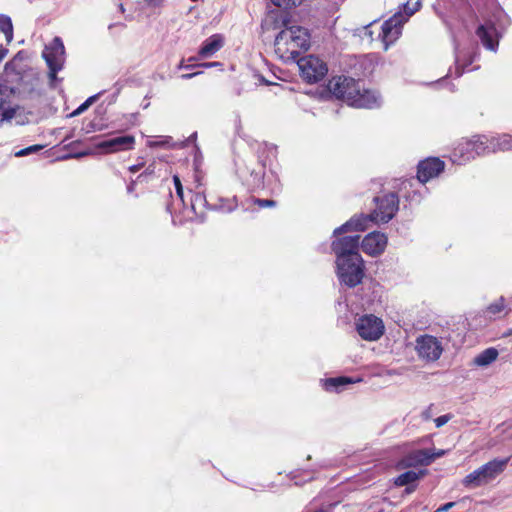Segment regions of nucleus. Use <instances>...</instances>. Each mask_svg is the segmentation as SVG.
I'll return each mask as SVG.
<instances>
[{
    "mask_svg": "<svg viewBox=\"0 0 512 512\" xmlns=\"http://www.w3.org/2000/svg\"><path fill=\"white\" fill-rule=\"evenodd\" d=\"M310 47V33L299 25L284 24V28L276 35L274 52L283 61L295 60Z\"/></svg>",
    "mask_w": 512,
    "mask_h": 512,
    "instance_id": "1",
    "label": "nucleus"
},
{
    "mask_svg": "<svg viewBox=\"0 0 512 512\" xmlns=\"http://www.w3.org/2000/svg\"><path fill=\"white\" fill-rule=\"evenodd\" d=\"M329 88L332 93L356 108H375L381 103L377 92L361 89L360 84L352 78L337 77L330 81Z\"/></svg>",
    "mask_w": 512,
    "mask_h": 512,
    "instance_id": "2",
    "label": "nucleus"
},
{
    "mask_svg": "<svg viewBox=\"0 0 512 512\" xmlns=\"http://www.w3.org/2000/svg\"><path fill=\"white\" fill-rule=\"evenodd\" d=\"M377 208L370 216H355L334 230L335 235L348 231H364L370 221L386 223L390 221L398 210V198L394 193L375 199Z\"/></svg>",
    "mask_w": 512,
    "mask_h": 512,
    "instance_id": "3",
    "label": "nucleus"
},
{
    "mask_svg": "<svg viewBox=\"0 0 512 512\" xmlns=\"http://www.w3.org/2000/svg\"><path fill=\"white\" fill-rule=\"evenodd\" d=\"M508 462L509 458H495L466 475L462 484L469 489L487 485L505 471Z\"/></svg>",
    "mask_w": 512,
    "mask_h": 512,
    "instance_id": "4",
    "label": "nucleus"
},
{
    "mask_svg": "<svg viewBox=\"0 0 512 512\" xmlns=\"http://www.w3.org/2000/svg\"><path fill=\"white\" fill-rule=\"evenodd\" d=\"M421 0H417V2L413 5L412 8L409 7V3L404 5V12H397L387 21H385L382 25V33L380 34L381 41L384 44L385 50L389 48L401 35L402 26L404 23L408 21V19L419 10Z\"/></svg>",
    "mask_w": 512,
    "mask_h": 512,
    "instance_id": "5",
    "label": "nucleus"
},
{
    "mask_svg": "<svg viewBox=\"0 0 512 512\" xmlns=\"http://www.w3.org/2000/svg\"><path fill=\"white\" fill-rule=\"evenodd\" d=\"M337 275L342 283L349 287H355L361 283L364 276V264L360 254L352 255V258H340L336 260Z\"/></svg>",
    "mask_w": 512,
    "mask_h": 512,
    "instance_id": "6",
    "label": "nucleus"
},
{
    "mask_svg": "<svg viewBox=\"0 0 512 512\" xmlns=\"http://www.w3.org/2000/svg\"><path fill=\"white\" fill-rule=\"evenodd\" d=\"M43 58L49 67V77L53 81L56 79V74L63 68L65 61V48L60 38L56 37L49 43L44 51Z\"/></svg>",
    "mask_w": 512,
    "mask_h": 512,
    "instance_id": "7",
    "label": "nucleus"
},
{
    "mask_svg": "<svg viewBox=\"0 0 512 512\" xmlns=\"http://www.w3.org/2000/svg\"><path fill=\"white\" fill-rule=\"evenodd\" d=\"M355 325L359 336L366 341H377L385 331L382 319L372 314L361 316Z\"/></svg>",
    "mask_w": 512,
    "mask_h": 512,
    "instance_id": "8",
    "label": "nucleus"
},
{
    "mask_svg": "<svg viewBox=\"0 0 512 512\" xmlns=\"http://www.w3.org/2000/svg\"><path fill=\"white\" fill-rule=\"evenodd\" d=\"M415 350L420 359L434 362L441 357L443 345L438 338L432 335H421L416 339Z\"/></svg>",
    "mask_w": 512,
    "mask_h": 512,
    "instance_id": "9",
    "label": "nucleus"
},
{
    "mask_svg": "<svg viewBox=\"0 0 512 512\" xmlns=\"http://www.w3.org/2000/svg\"><path fill=\"white\" fill-rule=\"evenodd\" d=\"M298 66L302 78L309 83L320 81L328 71L326 64L313 55L301 58L298 61Z\"/></svg>",
    "mask_w": 512,
    "mask_h": 512,
    "instance_id": "10",
    "label": "nucleus"
},
{
    "mask_svg": "<svg viewBox=\"0 0 512 512\" xmlns=\"http://www.w3.org/2000/svg\"><path fill=\"white\" fill-rule=\"evenodd\" d=\"M14 92L5 85H0V126L10 123L22 113V108L13 102Z\"/></svg>",
    "mask_w": 512,
    "mask_h": 512,
    "instance_id": "11",
    "label": "nucleus"
},
{
    "mask_svg": "<svg viewBox=\"0 0 512 512\" xmlns=\"http://www.w3.org/2000/svg\"><path fill=\"white\" fill-rule=\"evenodd\" d=\"M135 142L136 140L133 135H122L103 140L96 144V148L100 149L104 154H112L134 149Z\"/></svg>",
    "mask_w": 512,
    "mask_h": 512,
    "instance_id": "12",
    "label": "nucleus"
},
{
    "mask_svg": "<svg viewBox=\"0 0 512 512\" xmlns=\"http://www.w3.org/2000/svg\"><path fill=\"white\" fill-rule=\"evenodd\" d=\"M359 236H344L339 238L332 243V249L337 255V259L352 258V255L359 254Z\"/></svg>",
    "mask_w": 512,
    "mask_h": 512,
    "instance_id": "13",
    "label": "nucleus"
},
{
    "mask_svg": "<svg viewBox=\"0 0 512 512\" xmlns=\"http://www.w3.org/2000/svg\"><path fill=\"white\" fill-rule=\"evenodd\" d=\"M444 162L439 158H428L418 165L417 177L420 182L425 183L438 176L444 169Z\"/></svg>",
    "mask_w": 512,
    "mask_h": 512,
    "instance_id": "14",
    "label": "nucleus"
},
{
    "mask_svg": "<svg viewBox=\"0 0 512 512\" xmlns=\"http://www.w3.org/2000/svg\"><path fill=\"white\" fill-rule=\"evenodd\" d=\"M387 245V237L380 232L369 233L361 243L362 250L369 255L381 254Z\"/></svg>",
    "mask_w": 512,
    "mask_h": 512,
    "instance_id": "15",
    "label": "nucleus"
},
{
    "mask_svg": "<svg viewBox=\"0 0 512 512\" xmlns=\"http://www.w3.org/2000/svg\"><path fill=\"white\" fill-rule=\"evenodd\" d=\"M445 454L444 450H439L434 453H430L428 450H419L410 454L403 463H400L402 467H411L417 465H428L431 461L439 458Z\"/></svg>",
    "mask_w": 512,
    "mask_h": 512,
    "instance_id": "16",
    "label": "nucleus"
},
{
    "mask_svg": "<svg viewBox=\"0 0 512 512\" xmlns=\"http://www.w3.org/2000/svg\"><path fill=\"white\" fill-rule=\"evenodd\" d=\"M483 45L492 51L496 50L498 45L496 28L492 24L481 25L476 31Z\"/></svg>",
    "mask_w": 512,
    "mask_h": 512,
    "instance_id": "17",
    "label": "nucleus"
},
{
    "mask_svg": "<svg viewBox=\"0 0 512 512\" xmlns=\"http://www.w3.org/2000/svg\"><path fill=\"white\" fill-rule=\"evenodd\" d=\"M224 44V39L221 35L215 34L209 37L202 45L199 55L202 58H209L219 51Z\"/></svg>",
    "mask_w": 512,
    "mask_h": 512,
    "instance_id": "18",
    "label": "nucleus"
},
{
    "mask_svg": "<svg viewBox=\"0 0 512 512\" xmlns=\"http://www.w3.org/2000/svg\"><path fill=\"white\" fill-rule=\"evenodd\" d=\"M466 148L474 150L476 156L492 152L490 139L485 136H477L471 140H467Z\"/></svg>",
    "mask_w": 512,
    "mask_h": 512,
    "instance_id": "19",
    "label": "nucleus"
},
{
    "mask_svg": "<svg viewBox=\"0 0 512 512\" xmlns=\"http://www.w3.org/2000/svg\"><path fill=\"white\" fill-rule=\"evenodd\" d=\"M498 355L499 353L496 348H487L474 358L473 363L476 366L485 367L494 362Z\"/></svg>",
    "mask_w": 512,
    "mask_h": 512,
    "instance_id": "20",
    "label": "nucleus"
},
{
    "mask_svg": "<svg viewBox=\"0 0 512 512\" xmlns=\"http://www.w3.org/2000/svg\"><path fill=\"white\" fill-rule=\"evenodd\" d=\"M476 156L474 150L471 148H466V141L459 144V146L454 150L452 160L459 164H462L470 159H473Z\"/></svg>",
    "mask_w": 512,
    "mask_h": 512,
    "instance_id": "21",
    "label": "nucleus"
},
{
    "mask_svg": "<svg viewBox=\"0 0 512 512\" xmlns=\"http://www.w3.org/2000/svg\"><path fill=\"white\" fill-rule=\"evenodd\" d=\"M492 152L512 150V136L504 134L490 139Z\"/></svg>",
    "mask_w": 512,
    "mask_h": 512,
    "instance_id": "22",
    "label": "nucleus"
},
{
    "mask_svg": "<svg viewBox=\"0 0 512 512\" xmlns=\"http://www.w3.org/2000/svg\"><path fill=\"white\" fill-rule=\"evenodd\" d=\"M0 32L3 33L7 44L13 40V25L10 17L0 15Z\"/></svg>",
    "mask_w": 512,
    "mask_h": 512,
    "instance_id": "23",
    "label": "nucleus"
},
{
    "mask_svg": "<svg viewBox=\"0 0 512 512\" xmlns=\"http://www.w3.org/2000/svg\"><path fill=\"white\" fill-rule=\"evenodd\" d=\"M352 382V378L348 377L329 378L324 381V387L328 391H338L339 387L344 386L346 384H351Z\"/></svg>",
    "mask_w": 512,
    "mask_h": 512,
    "instance_id": "24",
    "label": "nucleus"
},
{
    "mask_svg": "<svg viewBox=\"0 0 512 512\" xmlns=\"http://www.w3.org/2000/svg\"><path fill=\"white\" fill-rule=\"evenodd\" d=\"M420 473H417L415 471H407L401 475H399L396 479H395V484L397 486H404V485H408L410 483H413L415 482L416 480L419 479L420 477Z\"/></svg>",
    "mask_w": 512,
    "mask_h": 512,
    "instance_id": "25",
    "label": "nucleus"
},
{
    "mask_svg": "<svg viewBox=\"0 0 512 512\" xmlns=\"http://www.w3.org/2000/svg\"><path fill=\"white\" fill-rule=\"evenodd\" d=\"M271 2L282 9H291L299 6L303 0H271Z\"/></svg>",
    "mask_w": 512,
    "mask_h": 512,
    "instance_id": "26",
    "label": "nucleus"
},
{
    "mask_svg": "<svg viewBox=\"0 0 512 512\" xmlns=\"http://www.w3.org/2000/svg\"><path fill=\"white\" fill-rule=\"evenodd\" d=\"M505 307V299L500 297L497 301L487 307V312L490 315H496L503 311Z\"/></svg>",
    "mask_w": 512,
    "mask_h": 512,
    "instance_id": "27",
    "label": "nucleus"
},
{
    "mask_svg": "<svg viewBox=\"0 0 512 512\" xmlns=\"http://www.w3.org/2000/svg\"><path fill=\"white\" fill-rule=\"evenodd\" d=\"M173 182H174L176 193H177L178 197L181 200H183V187H182L180 178L177 175H174L173 176Z\"/></svg>",
    "mask_w": 512,
    "mask_h": 512,
    "instance_id": "28",
    "label": "nucleus"
},
{
    "mask_svg": "<svg viewBox=\"0 0 512 512\" xmlns=\"http://www.w3.org/2000/svg\"><path fill=\"white\" fill-rule=\"evenodd\" d=\"M452 418V416L450 414H446V415H442V416H439L437 417L434 422H435V425L436 427L440 428L442 427L443 425H445L448 421H450Z\"/></svg>",
    "mask_w": 512,
    "mask_h": 512,
    "instance_id": "29",
    "label": "nucleus"
},
{
    "mask_svg": "<svg viewBox=\"0 0 512 512\" xmlns=\"http://www.w3.org/2000/svg\"><path fill=\"white\" fill-rule=\"evenodd\" d=\"M41 148H42V146H40V145H33V146H30V147H27L25 149L18 151L15 155L16 156H25L31 152L38 151Z\"/></svg>",
    "mask_w": 512,
    "mask_h": 512,
    "instance_id": "30",
    "label": "nucleus"
},
{
    "mask_svg": "<svg viewBox=\"0 0 512 512\" xmlns=\"http://www.w3.org/2000/svg\"><path fill=\"white\" fill-rule=\"evenodd\" d=\"M41 148H42V146H40V145H33V146H30V147H27L25 149L18 151L15 155L16 156H25L31 152L38 151Z\"/></svg>",
    "mask_w": 512,
    "mask_h": 512,
    "instance_id": "31",
    "label": "nucleus"
},
{
    "mask_svg": "<svg viewBox=\"0 0 512 512\" xmlns=\"http://www.w3.org/2000/svg\"><path fill=\"white\" fill-rule=\"evenodd\" d=\"M94 100V97H90L88 98L82 105H80L74 112H73V115H78L80 113H82L84 110H86L90 105L91 103L93 102Z\"/></svg>",
    "mask_w": 512,
    "mask_h": 512,
    "instance_id": "32",
    "label": "nucleus"
},
{
    "mask_svg": "<svg viewBox=\"0 0 512 512\" xmlns=\"http://www.w3.org/2000/svg\"><path fill=\"white\" fill-rule=\"evenodd\" d=\"M147 6L153 7V8H159L163 6L165 0H144Z\"/></svg>",
    "mask_w": 512,
    "mask_h": 512,
    "instance_id": "33",
    "label": "nucleus"
},
{
    "mask_svg": "<svg viewBox=\"0 0 512 512\" xmlns=\"http://www.w3.org/2000/svg\"><path fill=\"white\" fill-rule=\"evenodd\" d=\"M375 21L371 22L369 25L363 27L362 29H357L356 31L358 32V35H361V32L363 31L364 34L370 39L372 40V31L369 30V27L374 23Z\"/></svg>",
    "mask_w": 512,
    "mask_h": 512,
    "instance_id": "34",
    "label": "nucleus"
},
{
    "mask_svg": "<svg viewBox=\"0 0 512 512\" xmlns=\"http://www.w3.org/2000/svg\"><path fill=\"white\" fill-rule=\"evenodd\" d=\"M257 204L259 205V207L264 208L273 206L275 203L272 200H257Z\"/></svg>",
    "mask_w": 512,
    "mask_h": 512,
    "instance_id": "35",
    "label": "nucleus"
},
{
    "mask_svg": "<svg viewBox=\"0 0 512 512\" xmlns=\"http://www.w3.org/2000/svg\"><path fill=\"white\" fill-rule=\"evenodd\" d=\"M454 506V502H449L439 507L436 512H447L451 507Z\"/></svg>",
    "mask_w": 512,
    "mask_h": 512,
    "instance_id": "36",
    "label": "nucleus"
},
{
    "mask_svg": "<svg viewBox=\"0 0 512 512\" xmlns=\"http://www.w3.org/2000/svg\"><path fill=\"white\" fill-rule=\"evenodd\" d=\"M8 53V50L0 45V61H2Z\"/></svg>",
    "mask_w": 512,
    "mask_h": 512,
    "instance_id": "37",
    "label": "nucleus"
},
{
    "mask_svg": "<svg viewBox=\"0 0 512 512\" xmlns=\"http://www.w3.org/2000/svg\"><path fill=\"white\" fill-rule=\"evenodd\" d=\"M141 167H142V164L132 165L129 167V170H130V172L135 173V172L139 171L141 169Z\"/></svg>",
    "mask_w": 512,
    "mask_h": 512,
    "instance_id": "38",
    "label": "nucleus"
},
{
    "mask_svg": "<svg viewBox=\"0 0 512 512\" xmlns=\"http://www.w3.org/2000/svg\"><path fill=\"white\" fill-rule=\"evenodd\" d=\"M218 65V63H205L203 64L204 67H212V66H216Z\"/></svg>",
    "mask_w": 512,
    "mask_h": 512,
    "instance_id": "39",
    "label": "nucleus"
},
{
    "mask_svg": "<svg viewBox=\"0 0 512 512\" xmlns=\"http://www.w3.org/2000/svg\"><path fill=\"white\" fill-rule=\"evenodd\" d=\"M456 65H457V69H458L460 66V58H459L458 54H456Z\"/></svg>",
    "mask_w": 512,
    "mask_h": 512,
    "instance_id": "40",
    "label": "nucleus"
},
{
    "mask_svg": "<svg viewBox=\"0 0 512 512\" xmlns=\"http://www.w3.org/2000/svg\"><path fill=\"white\" fill-rule=\"evenodd\" d=\"M195 74H187V75H183L182 77L183 78H191L193 77Z\"/></svg>",
    "mask_w": 512,
    "mask_h": 512,
    "instance_id": "41",
    "label": "nucleus"
}]
</instances>
